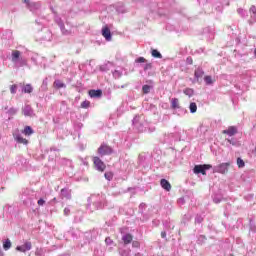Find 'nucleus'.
I'll return each mask as SVG.
<instances>
[{"label": "nucleus", "instance_id": "obj_1", "mask_svg": "<svg viewBox=\"0 0 256 256\" xmlns=\"http://www.w3.org/2000/svg\"><path fill=\"white\" fill-rule=\"evenodd\" d=\"M92 161H93V166L96 169V171L103 173V171H105V169H107V165H105V162H103V160H101V158H99L98 156H94L92 158Z\"/></svg>", "mask_w": 256, "mask_h": 256}, {"label": "nucleus", "instance_id": "obj_36", "mask_svg": "<svg viewBox=\"0 0 256 256\" xmlns=\"http://www.w3.org/2000/svg\"><path fill=\"white\" fill-rule=\"evenodd\" d=\"M29 1H31V0H24V3H29Z\"/></svg>", "mask_w": 256, "mask_h": 256}, {"label": "nucleus", "instance_id": "obj_32", "mask_svg": "<svg viewBox=\"0 0 256 256\" xmlns=\"http://www.w3.org/2000/svg\"><path fill=\"white\" fill-rule=\"evenodd\" d=\"M151 64H146V66L144 67V71H147V69H151Z\"/></svg>", "mask_w": 256, "mask_h": 256}, {"label": "nucleus", "instance_id": "obj_22", "mask_svg": "<svg viewBox=\"0 0 256 256\" xmlns=\"http://www.w3.org/2000/svg\"><path fill=\"white\" fill-rule=\"evenodd\" d=\"M194 75H195L196 79H199V78L203 77L204 72H203V70L198 69L195 71Z\"/></svg>", "mask_w": 256, "mask_h": 256}, {"label": "nucleus", "instance_id": "obj_35", "mask_svg": "<svg viewBox=\"0 0 256 256\" xmlns=\"http://www.w3.org/2000/svg\"><path fill=\"white\" fill-rule=\"evenodd\" d=\"M226 141L228 142V143H233L232 141H231V139H226Z\"/></svg>", "mask_w": 256, "mask_h": 256}, {"label": "nucleus", "instance_id": "obj_16", "mask_svg": "<svg viewBox=\"0 0 256 256\" xmlns=\"http://www.w3.org/2000/svg\"><path fill=\"white\" fill-rule=\"evenodd\" d=\"M54 87H56V89H63V87H65V84L61 80H55Z\"/></svg>", "mask_w": 256, "mask_h": 256}, {"label": "nucleus", "instance_id": "obj_3", "mask_svg": "<svg viewBox=\"0 0 256 256\" xmlns=\"http://www.w3.org/2000/svg\"><path fill=\"white\" fill-rule=\"evenodd\" d=\"M98 155H100L101 157H105V155H111V153H113V148H111V146L107 145V144H102L98 150Z\"/></svg>", "mask_w": 256, "mask_h": 256}, {"label": "nucleus", "instance_id": "obj_24", "mask_svg": "<svg viewBox=\"0 0 256 256\" xmlns=\"http://www.w3.org/2000/svg\"><path fill=\"white\" fill-rule=\"evenodd\" d=\"M237 165L241 169V168L245 167V161H243V159H241V158H238Z\"/></svg>", "mask_w": 256, "mask_h": 256}, {"label": "nucleus", "instance_id": "obj_25", "mask_svg": "<svg viewBox=\"0 0 256 256\" xmlns=\"http://www.w3.org/2000/svg\"><path fill=\"white\" fill-rule=\"evenodd\" d=\"M10 93H12V95H15V93H17V85L13 84L10 86Z\"/></svg>", "mask_w": 256, "mask_h": 256}, {"label": "nucleus", "instance_id": "obj_14", "mask_svg": "<svg viewBox=\"0 0 256 256\" xmlns=\"http://www.w3.org/2000/svg\"><path fill=\"white\" fill-rule=\"evenodd\" d=\"M204 81L206 83V85H213V83H215V78L211 77V76H205L204 77Z\"/></svg>", "mask_w": 256, "mask_h": 256}, {"label": "nucleus", "instance_id": "obj_30", "mask_svg": "<svg viewBox=\"0 0 256 256\" xmlns=\"http://www.w3.org/2000/svg\"><path fill=\"white\" fill-rule=\"evenodd\" d=\"M38 205H40V206L45 205V200L39 199V200H38Z\"/></svg>", "mask_w": 256, "mask_h": 256}, {"label": "nucleus", "instance_id": "obj_37", "mask_svg": "<svg viewBox=\"0 0 256 256\" xmlns=\"http://www.w3.org/2000/svg\"><path fill=\"white\" fill-rule=\"evenodd\" d=\"M64 212L67 213V209H64Z\"/></svg>", "mask_w": 256, "mask_h": 256}, {"label": "nucleus", "instance_id": "obj_7", "mask_svg": "<svg viewBox=\"0 0 256 256\" xmlns=\"http://www.w3.org/2000/svg\"><path fill=\"white\" fill-rule=\"evenodd\" d=\"M88 95L90 97H92L93 99H95V98L99 99L100 97L103 96V91L101 89H98V90L92 89V90H89Z\"/></svg>", "mask_w": 256, "mask_h": 256}, {"label": "nucleus", "instance_id": "obj_4", "mask_svg": "<svg viewBox=\"0 0 256 256\" xmlns=\"http://www.w3.org/2000/svg\"><path fill=\"white\" fill-rule=\"evenodd\" d=\"M33 244L27 241L22 246H17L16 251H20V253H27V251H31Z\"/></svg>", "mask_w": 256, "mask_h": 256}, {"label": "nucleus", "instance_id": "obj_18", "mask_svg": "<svg viewBox=\"0 0 256 256\" xmlns=\"http://www.w3.org/2000/svg\"><path fill=\"white\" fill-rule=\"evenodd\" d=\"M24 93H33V86L31 84H26L23 88Z\"/></svg>", "mask_w": 256, "mask_h": 256}, {"label": "nucleus", "instance_id": "obj_20", "mask_svg": "<svg viewBox=\"0 0 256 256\" xmlns=\"http://www.w3.org/2000/svg\"><path fill=\"white\" fill-rule=\"evenodd\" d=\"M113 176H114V174H113V172H111V171L106 172V173L104 174V177H105V179H106L107 181H113Z\"/></svg>", "mask_w": 256, "mask_h": 256}, {"label": "nucleus", "instance_id": "obj_34", "mask_svg": "<svg viewBox=\"0 0 256 256\" xmlns=\"http://www.w3.org/2000/svg\"><path fill=\"white\" fill-rule=\"evenodd\" d=\"M132 245H133V247H139V242L134 241V242L132 243Z\"/></svg>", "mask_w": 256, "mask_h": 256}, {"label": "nucleus", "instance_id": "obj_27", "mask_svg": "<svg viewBox=\"0 0 256 256\" xmlns=\"http://www.w3.org/2000/svg\"><path fill=\"white\" fill-rule=\"evenodd\" d=\"M91 105V102L89 101H84L81 103L82 109H88V107Z\"/></svg>", "mask_w": 256, "mask_h": 256}, {"label": "nucleus", "instance_id": "obj_38", "mask_svg": "<svg viewBox=\"0 0 256 256\" xmlns=\"http://www.w3.org/2000/svg\"><path fill=\"white\" fill-rule=\"evenodd\" d=\"M64 212L67 213V209H64Z\"/></svg>", "mask_w": 256, "mask_h": 256}, {"label": "nucleus", "instance_id": "obj_11", "mask_svg": "<svg viewBox=\"0 0 256 256\" xmlns=\"http://www.w3.org/2000/svg\"><path fill=\"white\" fill-rule=\"evenodd\" d=\"M15 141H17V143H20L22 145H28L29 140H27L26 138H23V136L21 135H16L14 137Z\"/></svg>", "mask_w": 256, "mask_h": 256}, {"label": "nucleus", "instance_id": "obj_6", "mask_svg": "<svg viewBox=\"0 0 256 256\" xmlns=\"http://www.w3.org/2000/svg\"><path fill=\"white\" fill-rule=\"evenodd\" d=\"M223 135H229V137H233V135H237V127L229 126L228 129L222 131Z\"/></svg>", "mask_w": 256, "mask_h": 256}, {"label": "nucleus", "instance_id": "obj_28", "mask_svg": "<svg viewBox=\"0 0 256 256\" xmlns=\"http://www.w3.org/2000/svg\"><path fill=\"white\" fill-rule=\"evenodd\" d=\"M147 60L144 57H139L136 59V63H145Z\"/></svg>", "mask_w": 256, "mask_h": 256}, {"label": "nucleus", "instance_id": "obj_29", "mask_svg": "<svg viewBox=\"0 0 256 256\" xmlns=\"http://www.w3.org/2000/svg\"><path fill=\"white\" fill-rule=\"evenodd\" d=\"M195 223H203V217L197 216V217L195 218Z\"/></svg>", "mask_w": 256, "mask_h": 256}, {"label": "nucleus", "instance_id": "obj_33", "mask_svg": "<svg viewBox=\"0 0 256 256\" xmlns=\"http://www.w3.org/2000/svg\"><path fill=\"white\" fill-rule=\"evenodd\" d=\"M161 237L162 239H165V237H167V232H161Z\"/></svg>", "mask_w": 256, "mask_h": 256}, {"label": "nucleus", "instance_id": "obj_21", "mask_svg": "<svg viewBox=\"0 0 256 256\" xmlns=\"http://www.w3.org/2000/svg\"><path fill=\"white\" fill-rule=\"evenodd\" d=\"M190 112L197 113V104L195 102L190 103Z\"/></svg>", "mask_w": 256, "mask_h": 256}, {"label": "nucleus", "instance_id": "obj_10", "mask_svg": "<svg viewBox=\"0 0 256 256\" xmlns=\"http://www.w3.org/2000/svg\"><path fill=\"white\" fill-rule=\"evenodd\" d=\"M122 241H123L124 245H129L130 243L133 242V235L128 233V234L122 236Z\"/></svg>", "mask_w": 256, "mask_h": 256}, {"label": "nucleus", "instance_id": "obj_31", "mask_svg": "<svg viewBox=\"0 0 256 256\" xmlns=\"http://www.w3.org/2000/svg\"><path fill=\"white\" fill-rule=\"evenodd\" d=\"M25 117H29L31 115V112L27 111V110H24L23 111Z\"/></svg>", "mask_w": 256, "mask_h": 256}, {"label": "nucleus", "instance_id": "obj_13", "mask_svg": "<svg viewBox=\"0 0 256 256\" xmlns=\"http://www.w3.org/2000/svg\"><path fill=\"white\" fill-rule=\"evenodd\" d=\"M171 109H181V106L179 105V100L177 98L171 99Z\"/></svg>", "mask_w": 256, "mask_h": 256}, {"label": "nucleus", "instance_id": "obj_15", "mask_svg": "<svg viewBox=\"0 0 256 256\" xmlns=\"http://www.w3.org/2000/svg\"><path fill=\"white\" fill-rule=\"evenodd\" d=\"M21 57V52L19 50H14L12 52V61H17Z\"/></svg>", "mask_w": 256, "mask_h": 256}, {"label": "nucleus", "instance_id": "obj_2", "mask_svg": "<svg viewBox=\"0 0 256 256\" xmlns=\"http://www.w3.org/2000/svg\"><path fill=\"white\" fill-rule=\"evenodd\" d=\"M212 167L213 166H211V164L195 165L193 168V173H195V175H199V173H201V175H207V171H209V169Z\"/></svg>", "mask_w": 256, "mask_h": 256}, {"label": "nucleus", "instance_id": "obj_8", "mask_svg": "<svg viewBox=\"0 0 256 256\" xmlns=\"http://www.w3.org/2000/svg\"><path fill=\"white\" fill-rule=\"evenodd\" d=\"M102 36L106 39V41H111V30L109 27L105 26L102 28Z\"/></svg>", "mask_w": 256, "mask_h": 256}, {"label": "nucleus", "instance_id": "obj_9", "mask_svg": "<svg viewBox=\"0 0 256 256\" xmlns=\"http://www.w3.org/2000/svg\"><path fill=\"white\" fill-rule=\"evenodd\" d=\"M160 185H161L162 189H165V191H171V183H169V181H167V179H161Z\"/></svg>", "mask_w": 256, "mask_h": 256}, {"label": "nucleus", "instance_id": "obj_17", "mask_svg": "<svg viewBox=\"0 0 256 256\" xmlns=\"http://www.w3.org/2000/svg\"><path fill=\"white\" fill-rule=\"evenodd\" d=\"M11 247V240L6 239V241L3 242V249L4 251H9V248Z\"/></svg>", "mask_w": 256, "mask_h": 256}, {"label": "nucleus", "instance_id": "obj_12", "mask_svg": "<svg viewBox=\"0 0 256 256\" xmlns=\"http://www.w3.org/2000/svg\"><path fill=\"white\" fill-rule=\"evenodd\" d=\"M23 135H25L26 137H29L31 135H33V133H35V131H33V128H31V126H26L24 127V129L22 130Z\"/></svg>", "mask_w": 256, "mask_h": 256}, {"label": "nucleus", "instance_id": "obj_23", "mask_svg": "<svg viewBox=\"0 0 256 256\" xmlns=\"http://www.w3.org/2000/svg\"><path fill=\"white\" fill-rule=\"evenodd\" d=\"M184 95H188V97H192L193 96V89L191 88H186L184 90Z\"/></svg>", "mask_w": 256, "mask_h": 256}, {"label": "nucleus", "instance_id": "obj_19", "mask_svg": "<svg viewBox=\"0 0 256 256\" xmlns=\"http://www.w3.org/2000/svg\"><path fill=\"white\" fill-rule=\"evenodd\" d=\"M152 57H155L156 59H162L163 55H161V53L158 52L157 50L153 49L152 50Z\"/></svg>", "mask_w": 256, "mask_h": 256}, {"label": "nucleus", "instance_id": "obj_39", "mask_svg": "<svg viewBox=\"0 0 256 256\" xmlns=\"http://www.w3.org/2000/svg\"><path fill=\"white\" fill-rule=\"evenodd\" d=\"M61 191L63 192V191H65V189H62Z\"/></svg>", "mask_w": 256, "mask_h": 256}, {"label": "nucleus", "instance_id": "obj_5", "mask_svg": "<svg viewBox=\"0 0 256 256\" xmlns=\"http://www.w3.org/2000/svg\"><path fill=\"white\" fill-rule=\"evenodd\" d=\"M231 165V163L226 162V163H222L220 165L217 166V173H221L222 175H225L226 173H229V166Z\"/></svg>", "mask_w": 256, "mask_h": 256}, {"label": "nucleus", "instance_id": "obj_26", "mask_svg": "<svg viewBox=\"0 0 256 256\" xmlns=\"http://www.w3.org/2000/svg\"><path fill=\"white\" fill-rule=\"evenodd\" d=\"M142 91H143V93H145V94L149 93V91H151V86H149V85H144V86L142 87Z\"/></svg>", "mask_w": 256, "mask_h": 256}]
</instances>
